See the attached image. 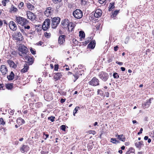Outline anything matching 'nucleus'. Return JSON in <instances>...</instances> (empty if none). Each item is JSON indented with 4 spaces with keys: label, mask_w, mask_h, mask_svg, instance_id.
I'll use <instances>...</instances> for the list:
<instances>
[{
    "label": "nucleus",
    "mask_w": 154,
    "mask_h": 154,
    "mask_svg": "<svg viewBox=\"0 0 154 154\" xmlns=\"http://www.w3.org/2000/svg\"><path fill=\"white\" fill-rule=\"evenodd\" d=\"M151 103V102L150 99H149V100H147L146 102L144 104V106H143V108H144V109L148 108L150 106Z\"/></svg>",
    "instance_id": "nucleus-22"
},
{
    "label": "nucleus",
    "mask_w": 154,
    "mask_h": 154,
    "mask_svg": "<svg viewBox=\"0 0 154 154\" xmlns=\"http://www.w3.org/2000/svg\"><path fill=\"white\" fill-rule=\"evenodd\" d=\"M26 15L28 18L32 21H34L35 20L36 18L35 15L34 13L30 11L27 12Z\"/></svg>",
    "instance_id": "nucleus-9"
},
{
    "label": "nucleus",
    "mask_w": 154,
    "mask_h": 154,
    "mask_svg": "<svg viewBox=\"0 0 154 154\" xmlns=\"http://www.w3.org/2000/svg\"><path fill=\"white\" fill-rule=\"evenodd\" d=\"M102 14V11L100 9L96 10L94 14V16L96 17H100Z\"/></svg>",
    "instance_id": "nucleus-14"
},
{
    "label": "nucleus",
    "mask_w": 154,
    "mask_h": 154,
    "mask_svg": "<svg viewBox=\"0 0 154 154\" xmlns=\"http://www.w3.org/2000/svg\"><path fill=\"white\" fill-rule=\"evenodd\" d=\"M53 2L55 4L57 3L58 2H61V0H52Z\"/></svg>",
    "instance_id": "nucleus-50"
},
{
    "label": "nucleus",
    "mask_w": 154,
    "mask_h": 154,
    "mask_svg": "<svg viewBox=\"0 0 154 154\" xmlns=\"http://www.w3.org/2000/svg\"><path fill=\"white\" fill-rule=\"evenodd\" d=\"M69 21L68 19H65L62 21V24L63 28H67L69 24Z\"/></svg>",
    "instance_id": "nucleus-12"
},
{
    "label": "nucleus",
    "mask_w": 154,
    "mask_h": 154,
    "mask_svg": "<svg viewBox=\"0 0 154 154\" xmlns=\"http://www.w3.org/2000/svg\"><path fill=\"white\" fill-rule=\"evenodd\" d=\"M17 122L18 124L22 125L25 123V121L21 118H19L17 120Z\"/></svg>",
    "instance_id": "nucleus-23"
},
{
    "label": "nucleus",
    "mask_w": 154,
    "mask_h": 154,
    "mask_svg": "<svg viewBox=\"0 0 154 154\" xmlns=\"http://www.w3.org/2000/svg\"><path fill=\"white\" fill-rule=\"evenodd\" d=\"M55 75H54V77H60L63 76V73L61 72H58L57 73H54Z\"/></svg>",
    "instance_id": "nucleus-30"
},
{
    "label": "nucleus",
    "mask_w": 154,
    "mask_h": 154,
    "mask_svg": "<svg viewBox=\"0 0 154 154\" xmlns=\"http://www.w3.org/2000/svg\"><path fill=\"white\" fill-rule=\"evenodd\" d=\"M79 36L80 38H84L85 36V34L84 32L81 31L79 32Z\"/></svg>",
    "instance_id": "nucleus-27"
},
{
    "label": "nucleus",
    "mask_w": 154,
    "mask_h": 154,
    "mask_svg": "<svg viewBox=\"0 0 154 154\" xmlns=\"http://www.w3.org/2000/svg\"><path fill=\"white\" fill-rule=\"evenodd\" d=\"M113 77H117L118 76V77H119V76L118 75L117 73H113Z\"/></svg>",
    "instance_id": "nucleus-61"
},
{
    "label": "nucleus",
    "mask_w": 154,
    "mask_h": 154,
    "mask_svg": "<svg viewBox=\"0 0 154 154\" xmlns=\"http://www.w3.org/2000/svg\"><path fill=\"white\" fill-rule=\"evenodd\" d=\"M9 26L10 28L13 31L16 30L17 29V26L13 21H11L10 22Z\"/></svg>",
    "instance_id": "nucleus-13"
},
{
    "label": "nucleus",
    "mask_w": 154,
    "mask_h": 154,
    "mask_svg": "<svg viewBox=\"0 0 154 154\" xmlns=\"http://www.w3.org/2000/svg\"><path fill=\"white\" fill-rule=\"evenodd\" d=\"M75 26V24L72 23H70L69 24L67 28H68V31L72 32L74 31V28Z\"/></svg>",
    "instance_id": "nucleus-15"
},
{
    "label": "nucleus",
    "mask_w": 154,
    "mask_h": 154,
    "mask_svg": "<svg viewBox=\"0 0 154 154\" xmlns=\"http://www.w3.org/2000/svg\"><path fill=\"white\" fill-rule=\"evenodd\" d=\"M91 39L92 38H87V40L85 42V45H87L90 42Z\"/></svg>",
    "instance_id": "nucleus-42"
},
{
    "label": "nucleus",
    "mask_w": 154,
    "mask_h": 154,
    "mask_svg": "<svg viewBox=\"0 0 154 154\" xmlns=\"http://www.w3.org/2000/svg\"><path fill=\"white\" fill-rule=\"evenodd\" d=\"M58 65L55 64L54 65V70L55 71H57L58 69Z\"/></svg>",
    "instance_id": "nucleus-52"
},
{
    "label": "nucleus",
    "mask_w": 154,
    "mask_h": 154,
    "mask_svg": "<svg viewBox=\"0 0 154 154\" xmlns=\"http://www.w3.org/2000/svg\"><path fill=\"white\" fill-rule=\"evenodd\" d=\"M44 98L46 100H50L52 99V97L51 95V94H50L49 92H48L47 93H46L44 95Z\"/></svg>",
    "instance_id": "nucleus-18"
},
{
    "label": "nucleus",
    "mask_w": 154,
    "mask_h": 154,
    "mask_svg": "<svg viewBox=\"0 0 154 154\" xmlns=\"http://www.w3.org/2000/svg\"><path fill=\"white\" fill-rule=\"evenodd\" d=\"M26 60L27 61L29 65H32L33 63V59L32 57H31L29 56L26 55V56L24 57Z\"/></svg>",
    "instance_id": "nucleus-10"
},
{
    "label": "nucleus",
    "mask_w": 154,
    "mask_h": 154,
    "mask_svg": "<svg viewBox=\"0 0 154 154\" xmlns=\"http://www.w3.org/2000/svg\"><path fill=\"white\" fill-rule=\"evenodd\" d=\"M65 35H60L59 37L58 42L59 44H62L65 41Z\"/></svg>",
    "instance_id": "nucleus-20"
},
{
    "label": "nucleus",
    "mask_w": 154,
    "mask_h": 154,
    "mask_svg": "<svg viewBox=\"0 0 154 154\" xmlns=\"http://www.w3.org/2000/svg\"><path fill=\"white\" fill-rule=\"evenodd\" d=\"M1 71L3 75L5 74L7 72V69L5 65H2L1 66Z\"/></svg>",
    "instance_id": "nucleus-19"
},
{
    "label": "nucleus",
    "mask_w": 154,
    "mask_h": 154,
    "mask_svg": "<svg viewBox=\"0 0 154 154\" xmlns=\"http://www.w3.org/2000/svg\"><path fill=\"white\" fill-rule=\"evenodd\" d=\"M134 150L133 148H131V149L129 150L126 153V154H128V153L130 152H130H133L134 151Z\"/></svg>",
    "instance_id": "nucleus-55"
},
{
    "label": "nucleus",
    "mask_w": 154,
    "mask_h": 154,
    "mask_svg": "<svg viewBox=\"0 0 154 154\" xmlns=\"http://www.w3.org/2000/svg\"><path fill=\"white\" fill-rule=\"evenodd\" d=\"M114 7H115V6H114V4L110 3L109 5V11H111L112 9L114 8Z\"/></svg>",
    "instance_id": "nucleus-31"
},
{
    "label": "nucleus",
    "mask_w": 154,
    "mask_h": 154,
    "mask_svg": "<svg viewBox=\"0 0 154 154\" xmlns=\"http://www.w3.org/2000/svg\"><path fill=\"white\" fill-rule=\"evenodd\" d=\"M6 88L8 89H11L13 88V85L12 84H8L6 85Z\"/></svg>",
    "instance_id": "nucleus-37"
},
{
    "label": "nucleus",
    "mask_w": 154,
    "mask_h": 154,
    "mask_svg": "<svg viewBox=\"0 0 154 154\" xmlns=\"http://www.w3.org/2000/svg\"><path fill=\"white\" fill-rule=\"evenodd\" d=\"M44 35L47 38H50L51 35V33L47 32H45L44 33Z\"/></svg>",
    "instance_id": "nucleus-29"
},
{
    "label": "nucleus",
    "mask_w": 154,
    "mask_h": 154,
    "mask_svg": "<svg viewBox=\"0 0 154 154\" xmlns=\"http://www.w3.org/2000/svg\"><path fill=\"white\" fill-rule=\"evenodd\" d=\"M19 55L22 57H24L27 55V53L28 51V49L24 45H22L20 46L18 48Z\"/></svg>",
    "instance_id": "nucleus-1"
},
{
    "label": "nucleus",
    "mask_w": 154,
    "mask_h": 154,
    "mask_svg": "<svg viewBox=\"0 0 154 154\" xmlns=\"http://www.w3.org/2000/svg\"><path fill=\"white\" fill-rule=\"evenodd\" d=\"M3 87H4L3 84H0V89H4Z\"/></svg>",
    "instance_id": "nucleus-64"
},
{
    "label": "nucleus",
    "mask_w": 154,
    "mask_h": 154,
    "mask_svg": "<svg viewBox=\"0 0 154 154\" xmlns=\"http://www.w3.org/2000/svg\"><path fill=\"white\" fill-rule=\"evenodd\" d=\"M9 0H3L2 2V3L3 6H5L6 3L8 2Z\"/></svg>",
    "instance_id": "nucleus-40"
},
{
    "label": "nucleus",
    "mask_w": 154,
    "mask_h": 154,
    "mask_svg": "<svg viewBox=\"0 0 154 154\" xmlns=\"http://www.w3.org/2000/svg\"><path fill=\"white\" fill-rule=\"evenodd\" d=\"M106 81H107V83H109V85H111V83H110L111 81H112L111 79H108V80H107Z\"/></svg>",
    "instance_id": "nucleus-60"
},
{
    "label": "nucleus",
    "mask_w": 154,
    "mask_h": 154,
    "mask_svg": "<svg viewBox=\"0 0 154 154\" xmlns=\"http://www.w3.org/2000/svg\"><path fill=\"white\" fill-rule=\"evenodd\" d=\"M26 65L24 66V68L21 70L22 72L24 73L27 71L29 66L26 64Z\"/></svg>",
    "instance_id": "nucleus-24"
},
{
    "label": "nucleus",
    "mask_w": 154,
    "mask_h": 154,
    "mask_svg": "<svg viewBox=\"0 0 154 154\" xmlns=\"http://www.w3.org/2000/svg\"><path fill=\"white\" fill-rule=\"evenodd\" d=\"M11 11H12L14 12H16L17 11V8L15 7L14 6L12 5L11 8Z\"/></svg>",
    "instance_id": "nucleus-34"
},
{
    "label": "nucleus",
    "mask_w": 154,
    "mask_h": 154,
    "mask_svg": "<svg viewBox=\"0 0 154 154\" xmlns=\"http://www.w3.org/2000/svg\"><path fill=\"white\" fill-rule=\"evenodd\" d=\"M89 133L94 135L96 134V132L95 131L90 130L89 131Z\"/></svg>",
    "instance_id": "nucleus-56"
},
{
    "label": "nucleus",
    "mask_w": 154,
    "mask_h": 154,
    "mask_svg": "<svg viewBox=\"0 0 154 154\" xmlns=\"http://www.w3.org/2000/svg\"><path fill=\"white\" fill-rule=\"evenodd\" d=\"M95 40L92 41L88 45V47L91 48V49H94L95 46Z\"/></svg>",
    "instance_id": "nucleus-21"
},
{
    "label": "nucleus",
    "mask_w": 154,
    "mask_h": 154,
    "mask_svg": "<svg viewBox=\"0 0 154 154\" xmlns=\"http://www.w3.org/2000/svg\"><path fill=\"white\" fill-rule=\"evenodd\" d=\"M7 62L11 67H12L14 69H15L17 67L16 65L12 60H8L7 61Z\"/></svg>",
    "instance_id": "nucleus-16"
},
{
    "label": "nucleus",
    "mask_w": 154,
    "mask_h": 154,
    "mask_svg": "<svg viewBox=\"0 0 154 154\" xmlns=\"http://www.w3.org/2000/svg\"><path fill=\"white\" fill-rule=\"evenodd\" d=\"M5 124V122L4 121L2 118H0V125H4Z\"/></svg>",
    "instance_id": "nucleus-41"
},
{
    "label": "nucleus",
    "mask_w": 154,
    "mask_h": 154,
    "mask_svg": "<svg viewBox=\"0 0 154 154\" xmlns=\"http://www.w3.org/2000/svg\"><path fill=\"white\" fill-rule=\"evenodd\" d=\"M31 52L33 54H35V49H34L32 48H31L30 49Z\"/></svg>",
    "instance_id": "nucleus-43"
},
{
    "label": "nucleus",
    "mask_w": 154,
    "mask_h": 154,
    "mask_svg": "<svg viewBox=\"0 0 154 154\" xmlns=\"http://www.w3.org/2000/svg\"><path fill=\"white\" fill-rule=\"evenodd\" d=\"M48 152L47 150H42L41 151V154H48Z\"/></svg>",
    "instance_id": "nucleus-44"
},
{
    "label": "nucleus",
    "mask_w": 154,
    "mask_h": 154,
    "mask_svg": "<svg viewBox=\"0 0 154 154\" xmlns=\"http://www.w3.org/2000/svg\"><path fill=\"white\" fill-rule=\"evenodd\" d=\"M15 20L17 23L22 26L29 23V21L27 19L20 16H16Z\"/></svg>",
    "instance_id": "nucleus-2"
},
{
    "label": "nucleus",
    "mask_w": 154,
    "mask_h": 154,
    "mask_svg": "<svg viewBox=\"0 0 154 154\" xmlns=\"http://www.w3.org/2000/svg\"><path fill=\"white\" fill-rule=\"evenodd\" d=\"M54 12V8L51 7L47 8L44 12V14L47 17H50Z\"/></svg>",
    "instance_id": "nucleus-3"
},
{
    "label": "nucleus",
    "mask_w": 154,
    "mask_h": 154,
    "mask_svg": "<svg viewBox=\"0 0 154 154\" xmlns=\"http://www.w3.org/2000/svg\"><path fill=\"white\" fill-rule=\"evenodd\" d=\"M28 24H26L25 25L23 26L24 28L25 29H29L30 28V26H29L28 25Z\"/></svg>",
    "instance_id": "nucleus-45"
},
{
    "label": "nucleus",
    "mask_w": 154,
    "mask_h": 154,
    "mask_svg": "<svg viewBox=\"0 0 154 154\" xmlns=\"http://www.w3.org/2000/svg\"><path fill=\"white\" fill-rule=\"evenodd\" d=\"M29 149V146L26 145H23L20 148V151L23 153L26 152Z\"/></svg>",
    "instance_id": "nucleus-11"
},
{
    "label": "nucleus",
    "mask_w": 154,
    "mask_h": 154,
    "mask_svg": "<svg viewBox=\"0 0 154 154\" xmlns=\"http://www.w3.org/2000/svg\"><path fill=\"white\" fill-rule=\"evenodd\" d=\"M118 139L124 142L125 141V138L124 137V136L122 134L118 135Z\"/></svg>",
    "instance_id": "nucleus-25"
},
{
    "label": "nucleus",
    "mask_w": 154,
    "mask_h": 154,
    "mask_svg": "<svg viewBox=\"0 0 154 154\" xmlns=\"http://www.w3.org/2000/svg\"><path fill=\"white\" fill-rule=\"evenodd\" d=\"M88 84L93 86H97L99 85V81L96 78H93L92 80L88 82Z\"/></svg>",
    "instance_id": "nucleus-8"
},
{
    "label": "nucleus",
    "mask_w": 154,
    "mask_h": 154,
    "mask_svg": "<svg viewBox=\"0 0 154 154\" xmlns=\"http://www.w3.org/2000/svg\"><path fill=\"white\" fill-rule=\"evenodd\" d=\"M35 106L37 108H39L41 107L42 104V103L41 102H38L37 103H36L35 104Z\"/></svg>",
    "instance_id": "nucleus-32"
},
{
    "label": "nucleus",
    "mask_w": 154,
    "mask_h": 154,
    "mask_svg": "<svg viewBox=\"0 0 154 154\" xmlns=\"http://www.w3.org/2000/svg\"><path fill=\"white\" fill-rule=\"evenodd\" d=\"M13 37L15 40L18 41H21L23 39L21 33L19 32H17L15 34L13 35Z\"/></svg>",
    "instance_id": "nucleus-7"
},
{
    "label": "nucleus",
    "mask_w": 154,
    "mask_h": 154,
    "mask_svg": "<svg viewBox=\"0 0 154 154\" xmlns=\"http://www.w3.org/2000/svg\"><path fill=\"white\" fill-rule=\"evenodd\" d=\"M119 12V11H114L111 15V17L113 18L115 17L116 15L118 14Z\"/></svg>",
    "instance_id": "nucleus-33"
},
{
    "label": "nucleus",
    "mask_w": 154,
    "mask_h": 154,
    "mask_svg": "<svg viewBox=\"0 0 154 154\" xmlns=\"http://www.w3.org/2000/svg\"><path fill=\"white\" fill-rule=\"evenodd\" d=\"M55 117L51 116V117H49L48 118V120H50L51 122H53L54 121Z\"/></svg>",
    "instance_id": "nucleus-39"
},
{
    "label": "nucleus",
    "mask_w": 154,
    "mask_h": 154,
    "mask_svg": "<svg viewBox=\"0 0 154 154\" xmlns=\"http://www.w3.org/2000/svg\"><path fill=\"white\" fill-rule=\"evenodd\" d=\"M60 129L62 131H65L66 129V126L64 125H62L60 126Z\"/></svg>",
    "instance_id": "nucleus-46"
},
{
    "label": "nucleus",
    "mask_w": 154,
    "mask_h": 154,
    "mask_svg": "<svg viewBox=\"0 0 154 154\" xmlns=\"http://www.w3.org/2000/svg\"><path fill=\"white\" fill-rule=\"evenodd\" d=\"M143 131V129L142 128H141L140 129V131L139 132H138L137 133V134L138 135H139L140 134H141L142 133V131Z\"/></svg>",
    "instance_id": "nucleus-59"
},
{
    "label": "nucleus",
    "mask_w": 154,
    "mask_h": 154,
    "mask_svg": "<svg viewBox=\"0 0 154 154\" xmlns=\"http://www.w3.org/2000/svg\"><path fill=\"white\" fill-rule=\"evenodd\" d=\"M80 108V107L79 106H76L75 108L74 112L73 113V115L75 116V114L77 113V111H78L79 109Z\"/></svg>",
    "instance_id": "nucleus-36"
},
{
    "label": "nucleus",
    "mask_w": 154,
    "mask_h": 154,
    "mask_svg": "<svg viewBox=\"0 0 154 154\" xmlns=\"http://www.w3.org/2000/svg\"><path fill=\"white\" fill-rule=\"evenodd\" d=\"M23 2H21L19 5L18 7L19 8H21L23 6Z\"/></svg>",
    "instance_id": "nucleus-48"
},
{
    "label": "nucleus",
    "mask_w": 154,
    "mask_h": 154,
    "mask_svg": "<svg viewBox=\"0 0 154 154\" xmlns=\"http://www.w3.org/2000/svg\"><path fill=\"white\" fill-rule=\"evenodd\" d=\"M27 7L30 10H32L34 8V6L29 3H27Z\"/></svg>",
    "instance_id": "nucleus-28"
},
{
    "label": "nucleus",
    "mask_w": 154,
    "mask_h": 154,
    "mask_svg": "<svg viewBox=\"0 0 154 154\" xmlns=\"http://www.w3.org/2000/svg\"><path fill=\"white\" fill-rule=\"evenodd\" d=\"M110 141L112 143H114L116 144H117L120 143L119 141L117 140L115 138H113L111 139Z\"/></svg>",
    "instance_id": "nucleus-26"
},
{
    "label": "nucleus",
    "mask_w": 154,
    "mask_h": 154,
    "mask_svg": "<svg viewBox=\"0 0 154 154\" xmlns=\"http://www.w3.org/2000/svg\"><path fill=\"white\" fill-rule=\"evenodd\" d=\"M60 20L59 17H54L52 19L51 27L53 29H55L58 26Z\"/></svg>",
    "instance_id": "nucleus-4"
},
{
    "label": "nucleus",
    "mask_w": 154,
    "mask_h": 154,
    "mask_svg": "<svg viewBox=\"0 0 154 154\" xmlns=\"http://www.w3.org/2000/svg\"><path fill=\"white\" fill-rule=\"evenodd\" d=\"M135 144L136 147L139 149H140L142 146H144L143 142L142 141H137L135 143Z\"/></svg>",
    "instance_id": "nucleus-17"
},
{
    "label": "nucleus",
    "mask_w": 154,
    "mask_h": 154,
    "mask_svg": "<svg viewBox=\"0 0 154 154\" xmlns=\"http://www.w3.org/2000/svg\"><path fill=\"white\" fill-rule=\"evenodd\" d=\"M73 15L76 19L81 18L83 16L82 12L80 9H76L73 11Z\"/></svg>",
    "instance_id": "nucleus-5"
},
{
    "label": "nucleus",
    "mask_w": 154,
    "mask_h": 154,
    "mask_svg": "<svg viewBox=\"0 0 154 154\" xmlns=\"http://www.w3.org/2000/svg\"><path fill=\"white\" fill-rule=\"evenodd\" d=\"M43 138H44V139L46 140L47 138H48L49 137V135L48 134H45V132H43Z\"/></svg>",
    "instance_id": "nucleus-38"
},
{
    "label": "nucleus",
    "mask_w": 154,
    "mask_h": 154,
    "mask_svg": "<svg viewBox=\"0 0 154 154\" xmlns=\"http://www.w3.org/2000/svg\"><path fill=\"white\" fill-rule=\"evenodd\" d=\"M116 63L118 64H119V65H120L121 66L122 65H123V63L122 62L116 61Z\"/></svg>",
    "instance_id": "nucleus-62"
},
{
    "label": "nucleus",
    "mask_w": 154,
    "mask_h": 154,
    "mask_svg": "<svg viewBox=\"0 0 154 154\" xmlns=\"http://www.w3.org/2000/svg\"><path fill=\"white\" fill-rule=\"evenodd\" d=\"M88 2V0H81V3L82 4L85 5Z\"/></svg>",
    "instance_id": "nucleus-47"
},
{
    "label": "nucleus",
    "mask_w": 154,
    "mask_h": 154,
    "mask_svg": "<svg viewBox=\"0 0 154 154\" xmlns=\"http://www.w3.org/2000/svg\"><path fill=\"white\" fill-rule=\"evenodd\" d=\"M51 22L49 19H46L44 22L42 26V29L44 31L47 30L50 27Z\"/></svg>",
    "instance_id": "nucleus-6"
},
{
    "label": "nucleus",
    "mask_w": 154,
    "mask_h": 154,
    "mask_svg": "<svg viewBox=\"0 0 154 154\" xmlns=\"http://www.w3.org/2000/svg\"><path fill=\"white\" fill-rule=\"evenodd\" d=\"M20 30L21 31V32L23 33V35H26V34L25 33L24 30H23V29H20Z\"/></svg>",
    "instance_id": "nucleus-58"
},
{
    "label": "nucleus",
    "mask_w": 154,
    "mask_h": 154,
    "mask_svg": "<svg viewBox=\"0 0 154 154\" xmlns=\"http://www.w3.org/2000/svg\"><path fill=\"white\" fill-rule=\"evenodd\" d=\"M88 150L89 151H90L92 148V145H88Z\"/></svg>",
    "instance_id": "nucleus-51"
},
{
    "label": "nucleus",
    "mask_w": 154,
    "mask_h": 154,
    "mask_svg": "<svg viewBox=\"0 0 154 154\" xmlns=\"http://www.w3.org/2000/svg\"><path fill=\"white\" fill-rule=\"evenodd\" d=\"M42 82V80H41V78H38V80L37 81V83L38 84V83H40Z\"/></svg>",
    "instance_id": "nucleus-57"
},
{
    "label": "nucleus",
    "mask_w": 154,
    "mask_h": 154,
    "mask_svg": "<svg viewBox=\"0 0 154 154\" xmlns=\"http://www.w3.org/2000/svg\"><path fill=\"white\" fill-rule=\"evenodd\" d=\"M102 80L104 81H106L108 80V78H102Z\"/></svg>",
    "instance_id": "nucleus-63"
},
{
    "label": "nucleus",
    "mask_w": 154,
    "mask_h": 154,
    "mask_svg": "<svg viewBox=\"0 0 154 154\" xmlns=\"http://www.w3.org/2000/svg\"><path fill=\"white\" fill-rule=\"evenodd\" d=\"M84 75L83 71L82 70V71L79 72L77 75L75 77H79L81 76H83Z\"/></svg>",
    "instance_id": "nucleus-35"
},
{
    "label": "nucleus",
    "mask_w": 154,
    "mask_h": 154,
    "mask_svg": "<svg viewBox=\"0 0 154 154\" xmlns=\"http://www.w3.org/2000/svg\"><path fill=\"white\" fill-rule=\"evenodd\" d=\"M58 93L60 94L63 95L64 92L62 91V90L61 89H59L58 91Z\"/></svg>",
    "instance_id": "nucleus-53"
},
{
    "label": "nucleus",
    "mask_w": 154,
    "mask_h": 154,
    "mask_svg": "<svg viewBox=\"0 0 154 154\" xmlns=\"http://www.w3.org/2000/svg\"><path fill=\"white\" fill-rule=\"evenodd\" d=\"M106 0H99V2L101 4H103L105 2Z\"/></svg>",
    "instance_id": "nucleus-54"
},
{
    "label": "nucleus",
    "mask_w": 154,
    "mask_h": 154,
    "mask_svg": "<svg viewBox=\"0 0 154 154\" xmlns=\"http://www.w3.org/2000/svg\"><path fill=\"white\" fill-rule=\"evenodd\" d=\"M14 75L13 72L11 71V72L10 75L7 76V77H14Z\"/></svg>",
    "instance_id": "nucleus-49"
}]
</instances>
